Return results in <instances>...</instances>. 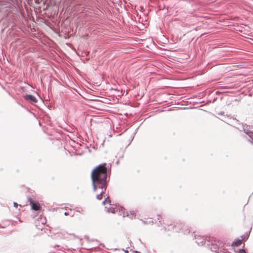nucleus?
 <instances>
[{
	"mask_svg": "<svg viewBox=\"0 0 253 253\" xmlns=\"http://www.w3.org/2000/svg\"><path fill=\"white\" fill-rule=\"evenodd\" d=\"M91 176L93 191L99 193L96 195V199L100 200L106 190L108 183L106 164L97 166L92 171Z\"/></svg>",
	"mask_w": 253,
	"mask_h": 253,
	"instance_id": "1",
	"label": "nucleus"
},
{
	"mask_svg": "<svg viewBox=\"0 0 253 253\" xmlns=\"http://www.w3.org/2000/svg\"><path fill=\"white\" fill-rule=\"evenodd\" d=\"M211 249L212 252L217 253H225L224 245L220 240L210 238Z\"/></svg>",
	"mask_w": 253,
	"mask_h": 253,
	"instance_id": "2",
	"label": "nucleus"
},
{
	"mask_svg": "<svg viewBox=\"0 0 253 253\" xmlns=\"http://www.w3.org/2000/svg\"><path fill=\"white\" fill-rule=\"evenodd\" d=\"M167 227L165 226L163 229H161V231L163 232H165L168 229V230H172L173 231L178 232L181 230L184 226L183 223L181 222H176L174 224H170V225L167 224Z\"/></svg>",
	"mask_w": 253,
	"mask_h": 253,
	"instance_id": "3",
	"label": "nucleus"
},
{
	"mask_svg": "<svg viewBox=\"0 0 253 253\" xmlns=\"http://www.w3.org/2000/svg\"><path fill=\"white\" fill-rule=\"evenodd\" d=\"M111 201L109 199V197L107 196L105 199L102 202V204L105 205L106 203H109V206H111L110 204ZM121 209V210L123 211L124 210V209L122 208V207H109L108 208L107 207H105V210L108 212H112V213H116L118 210H120Z\"/></svg>",
	"mask_w": 253,
	"mask_h": 253,
	"instance_id": "4",
	"label": "nucleus"
},
{
	"mask_svg": "<svg viewBox=\"0 0 253 253\" xmlns=\"http://www.w3.org/2000/svg\"><path fill=\"white\" fill-rule=\"evenodd\" d=\"M195 240L196 242L199 246H210V239L208 240L207 237H205L202 236H197L195 237Z\"/></svg>",
	"mask_w": 253,
	"mask_h": 253,
	"instance_id": "5",
	"label": "nucleus"
},
{
	"mask_svg": "<svg viewBox=\"0 0 253 253\" xmlns=\"http://www.w3.org/2000/svg\"><path fill=\"white\" fill-rule=\"evenodd\" d=\"M243 130L244 132L248 135L249 137L251 139L250 141L252 142H253V131L249 130L247 128L245 127V126L243 127Z\"/></svg>",
	"mask_w": 253,
	"mask_h": 253,
	"instance_id": "6",
	"label": "nucleus"
},
{
	"mask_svg": "<svg viewBox=\"0 0 253 253\" xmlns=\"http://www.w3.org/2000/svg\"><path fill=\"white\" fill-rule=\"evenodd\" d=\"M126 216L131 219H133L135 216V213L133 211H124L123 216Z\"/></svg>",
	"mask_w": 253,
	"mask_h": 253,
	"instance_id": "7",
	"label": "nucleus"
},
{
	"mask_svg": "<svg viewBox=\"0 0 253 253\" xmlns=\"http://www.w3.org/2000/svg\"><path fill=\"white\" fill-rule=\"evenodd\" d=\"M30 205L32 210L35 211H38L40 208V206L38 203H36L33 201L30 202Z\"/></svg>",
	"mask_w": 253,
	"mask_h": 253,
	"instance_id": "8",
	"label": "nucleus"
},
{
	"mask_svg": "<svg viewBox=\"0 0 253 253\" xmlns=\"http://www.w3.org/2000/svg\"><path fill=\"white\" fill-rule=\"evenodd\" d=\"M40 222H41L42 225H44L45 223V219L44 217H41L39 218L37 221H36V226H40Z\"/></svg>",
	"mask_w": 253,
	"mask_h": 253,
	"instance_id": "9",
	"label": "nucleus"
},
{
	"mask_svg": "<svg viewBox=\"0 0 253 253\" xmlns=\"http://www.w3.org/2000/svg\"><path fill=\"white\" fill-rule=\"evenodd\" d=\"M25 98L26 99L30 100L33 102H36L37 99L33 95L30 94H27L25 96Z\"/></svg>",
	"mask_w": 253,
	"mask_h": 253,
	"instance_id": "10",
	"label": "nucleus"
},
{
	"mask_svg": "<svg viewBox=\"0 0 253 253\" xmlns=\"http://www.w3.org/2000/svg\"><path fill=\"white\" fill-rule=\"evenodd\" d=\"M242 243V240L241 239H237L232 244V246H238L240 245Z\"/></svg>",
	"mask_w": 253,
	"mask_h": 253,
	"instance_id": "11",
	"label": "nucleus"
},
{
	"mask_svg": "<svg viewBox=\"0 0 253 253\" xmlns=\"http://www.w3.org/2000/svg\"><path fill=\"white\" fill-rule=\"evenodd\" d=\"M249 235L248 234H245L241 236V240H242V241L243 240H246L248 238Z\"/></svg>",
	"mask_w": 253,
	"mask_h": 253,
	"instance_id": "12",
	"label": "nucleus"
},
{
	"mask_svg": "<svg viewBox=\"0 0 253 253\" xmlns=\"http://www.w3.org/2000/svg\"><path fill=\"white\" fill-rule=\"evenodd\" d=\"M72 211L71 210V211H70V212H65L64 213V214H65V215H70V216H73V215H74V214H72Z\"/></svg>",
	"mask_w": 253,
	"mask_h": 253,
	"instance_id": "13",
	"label": "nucleus"
},
{
	"mask_svg": "<svg viewBox=\"0 0 253 253\" xmlns=\"http://www.w3.org/2000/svg\"><path fill=\"white\" fill-rule=\"evenodd\" d=\"M238 253H246V252L244 249H239Z\"/></svg>",
	"mask_w": 253,
	"mask_h": 253,
	"instance_id": "14",
	"label": "nucleus"
},
{
	"mask_svg": "<svg viewBox=\"0 0 253 253\" xmlns=\"http://www.w3.org/2000/svg\"><path fill=\"white\" fill-rule=\"evenodd\" d=\"M18 204L16 203H14V206L15 207V208H17V206H18Z\"/></svg>",
	"mask_w": 253,
	"mask_h": 253,
	"instance_id": "15",
	"label": "nucleus"
},
{
	"mask_svg": "<svg viewBox=\"0 0 253 253\" xmlns=\"http://www.w3.org/2000/svg\"><path fill=\"white\" fill-rule=\"evenodd\" d=\"M158 220H159V222L160 223V224L161 225L162 224L161 221V220H160V218L159 217L158 218Z\"/></svg>",
	"mask_w": 253,
	"mask_h": 253,
	"instance_id": "16",
	"label": "nucleus"
},
{
	"mask_svg": "<svg viewBox=\"0 0 253 253\" xmlns=\"http://www.w3.org/2000/svg\"><path fill=\"white\" fill-rule=\"evenodd\" d=\"M233 120L235 122H236V123H238V121L236 119H233Z\"/></svg>",
	"mask_w": 253,
	"mask_h": 253,
	"instance_id": "17",
	"label": "nucleus"
},
{
	"mask_svg": "<svg viewBox=\"0 0 253 253\" xmlns=\"http://www.w3.org/2000/svg\"><path fill=\"white\" fill-rule=\"evenodd\" d=\"M148 223H153V221H152V220L149 221L148 222Z\"/></svg>",
	"mask_w": 253,
	"mask_h": 253,
	"instance_id": "18",
	"label": "nucleus"
},
{
	"mask_svg": "<svg viewBox=\"0 0 253 253\" xmlns=\"http://www.w3.org/2000/svg\"><path fill=\"white\" fill-rule=\"evenodd\" d=\"M143 223H144V224H147V222H145V221H143Z\"/></svg>",
	"mask_w": 253,
	"mask_h": 253,
	"instance_id": "19",
	"label": "nucleus"
},
{
	"mask_svg": "<svg viewBox=\"0 0 253 253\" xmlns=\"http://www.w3.org/2000/svg\"><path fill=\"white\" fill-rule=\"evenodd\" d=\"M135 253H140L139 252L136 251Z\"/></svg>",
	"mask_w": 253,
	"mask_h": 253,
	"instance_id": "20",
	"label": "nucleus"
},
{
	"mask_svg": "<svg viewBox=\"0 0 253 253\" xmlns=\"http://www.w3.org/2000/svg\"><path fill=\"white\" fill-rule=\"evenodd\" d=\"M125 251L126 253H128V251Z\"/></svg>",
	"mask_w": 253,
	"mask_h": 253,
	"instance_id": "21",
	"label": "nucleus"
}]
</instances>
